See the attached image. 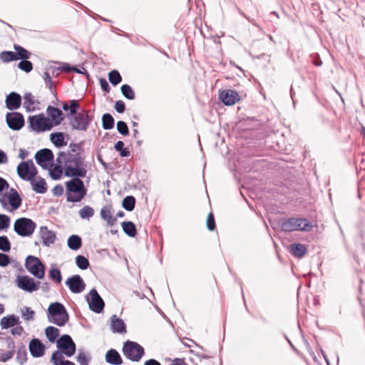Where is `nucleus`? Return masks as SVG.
<instances>
[{
	"label": "nucleus",
	"mask_w": 365,
	"mask_h": 365,
	"mask_svg": "<svg viewBox=\"0 0 365 365\" xmlns=\"http://www.w3.org/2000/svg\"><path fill=\"white\" fill-rule=\"evenodd\" d=\"M66 200L71 202H78L81 201L86 195V189L83 182L74 178L66 182Z\"/></svg>",
	"instance_id": "nucleus-1"
},
{
	"label": "nucleus",
	"mask_w": 365,
	"mask_h": 365,
	"mask_svg": "<svg viewBox=\"0 0 365 365\" xmlns=\"http://www.w3.org/2000/svg\"><path fill=\"white\" fill-rule=\"evenodd\" d=\"M48 322L62 327L68 321L69 316L64 307L60 302L51 303L47 310Z\"/></svg>",
	"instance_id": "nucleus-2"
},
{
	"label": "nucleus",
	"mask_w": 365,
	"mask_h": 365,
	"mask_svg": "<svg viewBox=\"0 0 365 365\" xmlns=\"http://www.w3.org/2000/svg\"><path fill=\"white\" fill-rule=\"evenodd\" d=\"M123 352L126 358L133 361H139L145 354L144 348L132 341H126L124 343Z\"/></svg>",
	"instance_id": "nucleus-3"
},
{
	"label": "nucleus",
	"mask_w": 365,
	"mask_h": 365,
	"mask_svg": "<svg viewBox=\"0 0 365 365\" xmlns=\"http://www.w3.org/2000/svg\"><path fill=\"white\" fill-rule=\"evenodd\" d=\"M280 227L284 232H293L296 230L306 231L310 227L309 223L306 219L291 217L282 220Z\"/></svg>",
	"instance_id": "nucleus-4"
},
{
	"label": "nucleus",
	"mask_w": 365,
	"mask_h": 365,
	"mask_svg": "<svg viewBox=\"0 0 365 365\" xmlns=\"http://www.w3.org/2000/svg\"><path fill=\"white\" fill-rule=\"evenodd\" d=\"M36 227V225L32 220L20 217L14 222V230L19 236L29 237L34 233Z\"/></svg>",
	"instance_id": "nucleus-5"
},
{
	"label": "nucleus",
	"mask_w": 365,
	"mask_h": 365,
	"mask_svg": "<svg viewBox=\"0 0 365 365\" xmlns=\"http://www.w3.org/2000/svg\"><path fill=\"white\" fill-rule=\"evenodd\" d=\"M26 269L38 279H43L45 276V267L41 261L36 257L29 255L25 262Z\"/></svg>",
	"instance_id": "nucleus-6"
},
{
	"label": "nucleus",
	"mask_w": 365,
	"mask_h": 365,
	"mask_svg": "<svg viewBox=\"0 0 365 365\" xmlns=\"http://www.w3.org/2000/svg\"><path fill=\"white\" fill-rule=\"evenodd\" d=\"M29 120L31 128L38 133L50 130L53 127L52 120L44 114L31 116Z\"/></svg>",
	"instance_id": "nucleus-7"
},
{
	"label": "nucleus",
	"mask_w": 365,
	"mask_h": 365,
	"mask_svg": "<svg viewBox=\"0 0 365 365\" xmlns=\"http://www.w3.org/2000/svg\"><path fill=\"white\" fill-rule=\"evenodd\" d=\"M16 171L19 178L30 182H33L37 175V169L31 160L20 163Z\"/></svg>",
	"instance_id": "nucleus-8"
},
{
	"label": "nucleus",
	"mask_w": 365,
	"mask_h": 365,
	"mask_svg": "<svg viewBox=\"0 0 365 365\" xmlns=\"http://www.w3.org/2000/svg\"><path fill=\"white\" fill-rule=\"evenodd\" d=\"M93 120L88 110H83L71 118V125L75 130H86Z\"/></svg>",
	"instance_id": "nucleus-9"
},
{
	"label": "nucleus",
	"mask_w": 365,
	"mask_h": 365,
	"mask_svg": "<svg viewBox=\"0 0 365 365\" xmlns=\"http://www.w3.org/2000/svg\"><path fill=\"white\" fill-rule=\"evenodd\" d=\"M84 159L79 153L71 154L69 153L60 152L56 158V163L64 164L66 166L81 167L83 165Z\"/></svg>",
	"instance_id": "nucleus-10"
},
{
	"label": "nucleus",
	"mask_w": 365,
	"mask_h": 365,
	"mask_svg": "<svg viewBox=\"0 0 365 365\" xmlns=\"http://www.w3.org/2000/svg\"><path fill=\"white\" fill-rule=\"evenodd\" d=\"M56 346L58 349L70 357L76 352V344L71 337L68 334L62 335L57 341Z\"/></svg>",
	"instance_id": "nucleus-11"
},
{
	"label": "nucleus",
	"mask_w": 365,
	"mask_h": 365,
	"mask_svg": "<svg viewBox=\"0 0 365 365\" xmlns=\"http://www.w3.org/2000/svg\"><path fill=\"white\" fill-rule=\"evenodd\" d=\"M16 283L18 287L28 292L36 291L40 284V282L35 280L29 276H17Z\"/></svg>",
	"instance_id": "nucleus-12"
},
{
	"label": "nucleus",
	"mask_w": 365,
	"mask_h": 365,
	"mask_svg": "<svg viewBox=\"0 0 365 365\" xmlns=\"http://www.w3.org/2000/svg\"><path fill=\"white\" fill-rule=\"evenodd\" d=\"M89 308L96 313H101L104 307V302L96 289H92L87 297Z\"/></svg>",
	"instance_id": "nucleus-13"
},
{
	"label": "nucleus",
	"mask_w": 365,
	"mask_h": 365,
	"mask_svg": "<svg viewBox=\"0 0 365 365\" xmlns=\"http://www.w3.org/2000/svg\"><path fill=\"white\" fill-rule=\"evenodd\" d=\"M65 283L69 288L70 291L74 294L82 292L86 287V284L83 279L78 274H75L68 277Z\"/></svg>",
	"instance_id": "nucleus-14"
},
{
	"label": "nucleus",
	"mask_w": 365,
	"mask_h": 365,
	"mask_svg": "<svg viewBox=\"0 0 365 365\" xmlns=\"http://www.w3.org/2000/svg\"><path fill=\"white\" fill-rule=\"evenodd\" d=\"M6 121L9 128L14 130H20L24 125V119L20 113H8L6 115Z\"/></svg>",
	"instance_id": "nucleus-15"
},
{
	"label": "nucleus",
	"mask_w": 365,
	"mask_h": 365,
	"mask_svg": "<svg viewBox=\"0 0 365 365\" xmlns=\"http://www.w3.org/2000/svg\"><path fill=\"white\" fill-rule=\"evenodd\" d=\"M53 159V154L52 151L48 148L41 149L35 154V160L37 164L44 169L47 168L46 163L52 161Z\"/></svg>",
	"instance_id": "nucleus-16"
},
{
	"label": "nucleus",
	"mask_w": 365,
	"mask_h": 365,
	"mask_svg": "<svg viewBox=\"0 0 365 365\" xmlns=\"http://www.w3.org/2000/svg\"><path fill=\"white\" fill-rule=\"evenodd\" d=\"M220 98L225 105L232 106L240 101V96L236 91L228 89L220 92Z\"/></svg>",
	"instance_id": "nucleus-17"
},
{
	"label": "nucleus",
	"mask_w": 365,
	"mask_h": 365,
	"mask_svg": "<svg viewBox=\"0 0 365 365\" xmlns=\"http://www.w3.org/2000/svg\"><path fill=\"white\" fill-rule=\"evenodd\" d=\"M39 235L42 243L46 247H49L56 241V237L53 231L48 229L46 226H41L39 228Z\"/></svg>",
	"instance_id": "nucleus-18"
},
{
	"label": "nucleus",
	"mask_w": 365,
	"mask_h": 365,
	"mask_svg": "<svg viewBox=\"0 0 365 365\" xmlns=\"http://www.w3.org/2000/svg\"><path fill=\"white\" fill-rule=\"evenodd\" d=\"M29 349L32 356L38 358L43 356L45 346L38 339H33L30 341Z\"/></svg>",
	"instance_id": "nucleus-19"
},
{
	"label": "nucleus",
	"mask_w": 365,
	"mask_h": 365,
	"mask_svg": "<svg viewBox=\"0 0 365 365\" xmlns=\"http://www.w3.org/2000/svg\"><path fill=\"white\" fill-rule=\"evenodd\" d=\"M46 112L48 115V118L51 119V120H52L53 126L61 124V123L63 120V113L58 108L49 106L46 109Z\"/></svg>",
	"instance_id": "nucleus-20"
},
{
	"label": "nucleus",
	"mask_w": 365,
	"mask_h": 365,
	"mask_svg": "<svg viewBox=\"0 0 365 365\" xmlns=\"http://www.w3.org/2000/svg\"><path fill=\"white\" fill-rule=\"evenodd\" d=\"M21 103V97L19 94L15 92H11L6 96V106L9 110L18 109Z\"/></svg>",
	"instance_id": "nucleus-21"
},
{
	"label": "nucleus",
	"mask_w": 365,
	"mask_h": 365,
	"mask_svg": "<svg viewBox=\"0 0 365 365\" xmlns=\"http://www.w3.org/2000/svg\"><path fill=\"white\" fill-rule=\"evenodd\" d=\"M64 174L66 177L84 178L86 175V170L83 168L76 166H66Z\"/></svg>",
	"instance_id": "nucleus-22"
},
{
	"label": "nucleus",
	"mask_w": 365,
	"mask_h": 365,
	"mask_svg": "<svg viewBox=\"0 0 365 365\" xmlns=\"http://www.w3.org/2000/svg\"><path fill=\"white\" fill-rule=\"evenodd\" d=\"M106 361L107 363L113 365H120L123 360L119 353L115 349H110L106 354Z\"/></svg>",
	"instance_id": "nucleus-23"
},
{
	"label": "nucleus",
	"mask_w": 365,
	"mask_h": 365,
	"mask_svg": "<svg viewBox=\"0 0 365 365\" xmlns=\"http://www.w3.org/2000/svg\"><path fill=\"white\" fill-rule=\"evenodd\" d=\"M111 329L115 333L125 332V325L121 319H119L116 315H113L111 317Z\"/></svg>",
	"instance_id": "nucleus-24"
},
{
	"label": "nucleus",
	"mask_w": 365,
	"mask_h": 365,
	"mask_svg": "<svg viewBox=\"0 0 365 365\" xmlns=\"http://www.w3.org/2000/svg\"><path fill=\"white\" fill-rule=\"evenodd\" d=\"M19 324V318L14 314L4 317L1 320V326L2 329H8L14 327Z\"/></svg>",
	"instance_id": "nucleus-25"
},
{
	"label": "nucleus",
	"mask_w": 365,
	"mask_h": 365,
	"mask_svg": "<svg viewBox=\"0 0 365 365\" xmlns=\"http://www.w3.org/2000/svg\"><path fill=\"white\" fill-rule=\"evenodd\" d=\"M8 200L9 205L14 210L18 209L21 206V198L15 189H11V193L9 195Z\"/></svg>",
	"instance_id": "nucleus-26"
},
{
	"label": "nucleus",
	"mask_w": 365,
	"mask_h": 365,
	"mask_svg": "<svg viewBox=\"0 0 365 365\" xmlns=\"http://www.w3.org/2000/svg\"><path fill=\"white\" fill-rule=\"evenodd\" d=\"M101 217L109 227L115 225L117 222V218L112 216L110 209L107 207H103L101 210Z\"/></svg>",
	"instance_id": "nucleus-27"
},
{
	"label": "nucleus",
	"mask_w": 365,
	"mask_h": 365,
	"mask_svg": "<svg viewBox=\"0 0 365 365\" xmlns=\"http://www.w3.org/2000/svg\"><path fill=\"white\" fill-rule=\"evenodd\" d=\"M50 140L57 148L63 147L67 144L64 140V133L61 132L52 133L50 135Z\"/></svg>",
	"instance_id": "nucleus-28"
},
{
	"label": "nucleus",
	"mask_w": 365,
	"mask_h": 365,
	"mask_svg": "<svg viewBox=\"0 0 365 365\" xmlns=\"http://www.w3.org/2000/svg\"><path fill=\"white\" fill-rule=\"evenodd\" d=\"M67 244L71 250H77L81 247L82 240L78 235H73L68 237Z\"/></svg>",
	"instance_id": "nucleus-29"
},
{
	"label": "nucleus",
	"mask_w": 365,
	"mask_h": 365,
	"mask_svg": "<svg viewBox=\"0 0 365 365\" xmlns=\"http://www.w3.org/2000/svg\"><path fill=\"white\" fill-rule=\"evenodd\" d=\"M32 189L37 193L43 194L47 191L46 182L44 179L40 178L38 181L31 182Z\"/></svg>",
	"instance_id": "nucleus-30"
},
{
	"label": "nucleus",
	"mask_w": 365,
	"mask_h": 365,
	"mask_svg": "<svg viewBox=\"0 0 365 365\" xmlns=\"http://www.w3.org/2000/svg\"><path fill=\"white\" fill-rule=\"evenodd\" d=\"M121 226L123 232L129 237H134L136 235V227L133 222H123Z\"/></svg>",
	"instance_id": "nucleus-31"
},
{
	"label": "nucleus",
	"mask_w": 365,
	"mask_h": 365,
	"mask_svg": "<svg viewBox=\"0 0 365 365\" xmlns=\"http://www.w3.org/2000/svg\"><path fill=\"white\" fill-rule=\"evenodd\" d=\"M307 252V248L302 244H292L291 245V253L297 257H303Z\"/></svg>",
	"instance_id": "nucleus-32"
},
{
	"label": "nucleus",
	"mask_w": 365,
	"mask_h": 365,
	"mask_svg": "<svg viewBox=\"0 0 365 365\" xmlns=\"http://www.w3.org/2000/svg\"><path fill=\"white\" fill-rule=\"evenodd\" d=\"M102 127L104 130H110L114 127V118L109 113H105L102 116Z\"/></svg>",
	"instance_id": "nucleus-33"
},
{
	"label": "nucleus",
	"mask_w": 365,
	"mask_h": 365,
	"mask_svg": "<svg viewBox=\"0 0 365 365\" xmlns=\"http://www.w3.org/2000/svg\"><path fill=\"white\" fill-rule=\"evenodd\" d=\"M45 334L51 342H54L59 335V330L54 327L50 326L45 329Z\"/></svg>",
	"instance_id": "nucleus-34"
},
{
	"label": "nucleus",
	"mask_w": 365,
	"mask_h": 365,
	"mask_svg": "<svg viewBox=\"0 0 365 365\" xmlns=\"http://www.w3.org/2000/svg\"><path fill=\"white\" fill-rule=\"evenodd\" d=\"M135 199L133 196H126L122 202L123 207L127 211H133L135 208Z\"/></svg>",
	"instance_id": "nucleus-35"
},
{
	"label": "nucleus",
	"mask_w": 365,
	"mask_h": 365,
	"mask_svg": "<svg viewBox=\"0 0 365 365\" xmlns=\"http://www.w3.org/2000/svg\"><path fill=\"white\" fill-rule=\"evenodd\" d=\"M63 173L61 164L57 163L50 170L49 174L52 179L58 180L61 178Z\"/></svg>",
	"instance_id": "nucleus-36"
},
{
	"label": "nucleus",
	"mask_w": 365,
	"mask_h": 365,
	"mask_svg": "<svg viewBox=\"0 0 365 365\" xmlns=\"http://www.w3.org/2000/svg\"><path fill=\"white\" fill-rule=\"evenodd\" d=\"M121 93L125 98L128 100H133L135 98V93L133 88L128 84H123L120 88Z\"/></svg>",
	"instance_id": "nucleus-37"
},
{
	"label": "nucleus",
	"mask_w": 365,
	"mask_h": 365,
	"mask_svg": "<svg viewBox=\"0 0 365 365\" xmlns=\"http://www.w3.org/2000/svg\"><path fill=\"white\" fill-rule=\"evenodd\" d=\"M14 49L16 51V52H14V53L16 55V57L17 58V60L28 59L29 58V51L27 50H26L25 48H24L23 47H21L19 45H15Z\"/></svg>",
	"instance_id": "nucleus-38"
},
{
	"label": "nucleus",
	"mask_w": 365,
	"mask_h": 365,
	"mask_svg": "<svg viewBox=\"0 0 365 365\" xmlns=\"http://www.w3.org/2000/svg\"><path fill=\"white\" fill-rule=\"evenodd\" d=\"M108 80L111 84L116 86L122 81L120 73L116 70H113L108 73Z\"/></svg>",
	"instance_id": "nucleus-39"
},
{
	"label": "nucleus",
	"mask_w": 365,
	"mask_h": 365,
	"mask_svg": "<svg viewBox=\"0 0 365 365\" xmlns=\"http://www.w3.org/2000/svg\"><path fill=\"white\" fill-rule=\"evenodd\" d=\"M79 215L82 219H89L93 216L94 210L91 207L86 205L79 210Z\"/></svg>",
	"instance_id": "nucleus-40"
},
{
	"label": "nucleus",
	"mask_w": 365,
	"mask_h": 365,
	"mask_svg": "<svg viewBox=\"0 0 365 365\" xmlns=\"http://www.w3.org/2000/svg\"><path fill=\"white\" fill-rule=\"evenodd\" d=\"M124 143L122 140H118L115 144L114 148L116 151L120 153V155L121 157H128L130 153V151L127 148H124Z\"/></svg>",
	"instance_id": "nucleus-41"
},
{
	"label": "nucleus",
	"mask_w": 365,
	"mask_h": 365,
	"mask_svg": "<svg viewBox=\"0 0 365 365\" xmlns=\"http://www.w3.org/2000/svg\"><path fill=\"white\" fill-rule=\"evenodd\" d=\"M76 263L81 269H86L89 267L88 259L82 255H78L76 257Z\"/></svg>",
	"instance_id": "nucleus-42"
},
{
	"label": "nucleus",
	"mask_w": 365,
	"mask_h": 365,
	"mask_svg": "<svg viewBox=\"0 0 365 365\" xmlns=\"http://www.w3.org/2000/svg\"><path fill=\"white\" fill-rule=\"evenodd\" d=\"M16 53L13 51H3L0 53V58L4 62H9L17 60Z\"/></svg>",
	"instance_id": "nucleus-43"
},
{
	"label": "nucleus",
	"mask_w": 365,
	"mask_h": 365,
	"mask_svg": "<svg viewBox=\"0 0 365 365\" xmlns=\"http://www.w3.org/2000/svg\"><path fill=\"white\" fill-rule=\"evenodd\" d=\"M76 360L80 365H88L90 361V358L86 354V353L81 350H78V354L76 357Z\"/></svg>",
	"instance_id": "nucleus-44"
},
{
	"label": "nucleus",
	"mask_w": 365,
	"mask_h": 365,
	"mask_svg": "<svg viewBox=\"0 0 365 365\" xmlns=\"http://www.w3.org/2000/svg\"><path fill=\"white\" fill-rule=\"evenodd\" d=\"M63 352L55 351L51 356V361L54 365H61L65 361L63 360Z\"/></svg>",
	"instance_id": "nucleus-45"
},
{
	"label": "nucleus",
	"mask_w": 365,
	"mask_h": 365,
	"mask_svg": "<svg viewBox=\"0 0 365 365\" xmlns=\"http://www.w3.org/2000/svg\"><path fill=\"white\" fill-rule=\"evenodd\" d=\"M21 315L24 319L29 321L34 319L35 312L30 307H25L21 309Z\"/></svg>",
	"instance_id": "nucleus-46"
},
{
	"label": "nucleus",
	"mask_w": 365,
	"mask_h": 365,
	"mask_svg": "<svg viewBox=\"0 0 365 365\" xmlns=\"http://www.w3.org/2000/svg\"><path fill=\"white\" fill-rule=\"evenodd\" d=\"M49 277L51 279L56 282L57 283H61V282L62 280L61 272L57 268H51L50 269Z\"/></svg>",
	"instance_id": "nucleus-47"
},
{
	"label": "nucleus",
	"mask_w": 365,
	"mask_h": 365,
	"mask_svg": "<svg viewBox=\"0 0 365 365\" xmlns=\"http://www.w3.org/2000/svg\"><path fill=\"white\" fill-rule=\"evenodd\" d=\"M11 249L10 242L6 236L0 237V250L4 252H9Z\"/></svg>",
	"instance_id": "nucleus-48"
},
{
	"label": "nucleus",
	"mask_w": 365,
	"mask_h": 365,
	"mask_svg": "<svg viewBox=\"0 0 365 365\" xmlns=\"http://www.w3.org/2000/svg\"><path fill=\"white\" fill-rule=\"evenodd\" d=\"M116 128L118 133L123 135H128L129 134L128 125L124 121H118L116 124Z\"/></svg>",
	"instance_id": "nucleus-49"
},
{
	"label": "nucleus",
	"mask_w": 365,
	"mask_h": 365,
	"mask_svg": "<svg viewBox=\"0 0 365 365\" xmlns=\"http://www.w3.org/2000/svg\"><path fill=\"white\" fill-rule=\"evenodd\" d=\"M18 66L20 69L27 73L30 72L33 68L31 62L27 61L26 59H21V61L19 63Z\"/></svg>",
	"instance_id": "nucleus-50"
},
{
	"label": "nucleus",
	"mask_w": 365,
	"mask_h": 365,
	"mask_svg": "<svg viewBox=\"0 0 365 365\" xmlns=\"http://www.w3.org/2000/svg\"><path fill=\"white\" fill-rule=\"evenodd\" d=\"M10 218L9 216L0 214V230L9 227Z\"/></svg>",
	"instance_id": "nucleus-51"
},
{
	"label": "nucleus",
	"mask_w": 365,
	"mask_h": 365,
	"mask_svg": "<svg viewBox=\"0 0 365 365\" xmlns=\"http://www.w3.org/2000/svg\"><path fill=\"white\" fill-rule=\"evenodd\" d=\"M207 227L209 230L213 231L215 229V222L212 213H209L206 222Z\"/></svg>",
	"instance_id": "nucleus-52"
},
{
	"label": "nucleus",
	"mask_w": 365,
	"mask_h": 365,
	"mask_svg": "<svg viewBox=\"0 0 365 365\" xmlns=\"http://www.w3.org/2000/svg\"><path fill=\"white\" fill-rule=\"evenodd\" d=\"M79 103L76 100H71L70 101V108H69V110H70V114L71 115H76L78 113L76 112V109L79 108Z\"/></svg>",
	"instance_id": "nucleus-53"
},
{
	"label": "nucleus",
	"mask_w": 365,
	"mask_h": 365,
	"mask_svg": "<svg viewBox=\"0 0 365 365\" xmlns=\"http://www.w3.org/2000/svg\"><path fill=\"white\" fill-rule=\"evenodd\" d=\"M17 360L19 361L21 364H23L25 363L26 360V350L24 349L22 350H19L17 352L16 356Z\"/></svg>",
	"instance_id": "nucleus-54"
},
{
	"label": "nucleus",
	"mask_w": 365,
	"mask_h": 365,
	"mask_svg": "<svg viewBox=\"0 0 365 365\" xmlns=\"http://www.w3.org/2000/svg\"><path fill=\"white\" fill-rule=\"evenodd\" d=\"M34 104V101L33 100V96H32L31 93H26L24 96V106L27 109H29V106H33Z\"/></svg>",
	"instance_id": "nucleus-55"
},
{
	"label": "nucleus",
	"mask_w": 365,
	"mask_h": 365,
	"mask_svg": "<svg viewBox=\"0 0 365 365\" xmlns=\"http://www.w3.org/2000/svg\"><path fill=\"white\" fill-rule=\"evenodd\" d=\"M115 110L119 113H123L125 110V105L123 101H117L114 106Z\"/></svg>",
	"instance_id": "nucleus-56"
},
{
	"label": "nucleus",
	"mask_w": 365,
	"mask_h": 365,
	"mask_svg": "<svg viewBox=\"0 0 365 365\" xmlns=\"http://www.w3.org/2000/svg\"><path fill=\"white\" fill-rule=\"evenodd\" d=\"M9 263V257L6 254L0 253V267H6Z\"/></svg>",
	"instance_id": "nucleus-57"
},
{
	"label": "nucleus",
	"mask_w": 365,
	"mask_h": 365,
	"mask_svg": "<svg viewBox=\"0 0 365 365\" xmlns=\"http://www.w3.org/2000/svg\"><path fill=\"white\" fill-rule=\"evenodd\" d=\"M54 196H61L63 194V187L61 185H56L52 190Z\"/></svg>",
	"instance_id": "nucleus-58"
},
{
	"label": "nucleus",
	"mask_w": 365,
	"mask_h": 365,
	"mask_svg": "<svg viewBox=\"0 0 365 365\" xmlns=\"http://www.w3.org/2000/svg\"><path fill=\"white\" fill-rule=\"evenodd\" d=\"M100 85H101V89L103 91H105L106 93H108L110 91V86L108 85V83L107 82V81L105 78L100 79Z\"/></svg>",
	"instance_id": "nucleus-59"
},
{
	"label": "nucleus",
	"mask_w": 365,
	"mask_h": 365,
	"mask_svg": "<svg viewBox=\"0 0 365 365\" xmlns=\"http://www.w3.org/2000/svg\"><path fill=\"white\" fill-rule=\"evenodd\" d=\"M13 354H14V351H8L4 354H1V360L2 361H8L9 359H10L12 356H13Z\"/></svg>",
	"instance_id": "nucleus-60"
},
{
	"label": "nucleus",
	"mask_w": 365,
	"mask_h": 365,
	"mask_svg": "<svg viewBox=\"0 0 365 365\" xmlns=\"http://www.w3.org/2000/svg\"><path fill=\"white\" fill-rule=\"evenodd\" d=\"M11 331L13 335L21 336L24 331V329L22 327L18 326L13 328Z\"/></svg>",
	"instance_id": "nucleus-61"
},
{
	"label": "nucleus",
	"mask_w": 365,
	"mask_h": 365,
	"mask_svg": "<svg viewBox=\"0 0 365 365\" xmlns=\"http://www.w3.org/2000/svg\"><path fill=\"white\" fill-rule=\"evenodd\" d=\"M9 187V183L6 180L0 177V192Z\"/></svg>",
	"instance_id": "nucleus-62"
},
{
	"label": "nucleus",
	"mask_w": 365,
	"mask_h": 365,
	"mask_svg": "<svg viewBox=\"0 0 365 365\" xmlns=\"http://www.w3.org/2000/svg\"><path fill=\"white\" fill-rule=\"evenodd\" d=\"M8 158L6 154L1 150H0V164L6 163Z\"/></svg>",
	"instance_id": "nucleus-63"
},
{
	"label": "nucleus",
	"mask_w": 365,
	"mask_h": 365,
	"mask_svg": "<svg viewBox=\"0 0 365 365\" xmlns=\"http://www.w3.org/2000/svg\"><path fill=\"white\" fill-rule=\"evenodd\" d=\"M144 365H161V364L155 359H150L144 363Z\"/></svg>",
	"instance_id": "nucleus-64"
}]
</instances>
